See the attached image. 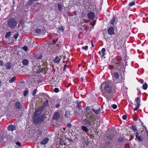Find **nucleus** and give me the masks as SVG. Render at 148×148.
<instances>
[{"label": "nucleus", "instance_id": "obj_45", "mask_svg": "<svg viewBox=\"0 0 148 148\" xmlns=\"http://www.w3.org/2000/svg\"><path fill=\"white\" fill-rule=\"evenodd\" d=\"M139 106L136 105L135 108L134 109V110L135 111L136 110L139 108Z\"/></svg>", "mask_w": 148, "mask_h": 148}, {"label": "nucleus", "instance_id": "obj_38", "mask_svg": "<svg viewBox=\"0 0 148 148\" xmlns=\"http://www.w3.org/2000/svg\"><path fill=\"white\" fill-rule=\"evenodd\" d=\"M88 46H82V49H84L85 50H87L88 49Z\"/></svg>", "mask_w": 148, "mask_h": 148}, {"label": "nucleus", "instance_id": "obj_5", "mask_svg": "<svg viewBox=\"0 0 148 148\" xmlns=\"http://www.w3.org/2000/svg\"><path fill=\"white\" fill-rule=\"evenodd\" d=\"M142 132V131L139 132H137L136 134V138L138 141L141 142L143 141L144 138V135L143 134Z\"/></svg>", "mask_w": 148, "mask_h": 148}, {"label": "nucleus", "instance_id": "obj_15", "mask_svg": "<svg viewBox=\"0 0 148 148\" xmlns=\"http://www.w3.org/2000/svg\"><path fill=\"white\" fill-rule=\"evenodd\" d=\"M49 139L47 138H46L43 139L40 142L41 144L45 145L46 144L48 141Z\"/></svg>", "mask_w": 148, "mask_h": 148}, {"label": "nucleus", "instance_id": "obj_34", "mask_svg": "<svg viewBox=\"0 0 148 148\" xmlns=\"http://www.w3.org/2000/svg\"><path fill=\"white\" fill-rule=\"evenodd\" d=\"M59 30L61 31L62 32H63L64 30V27L61 26L59 28Z\"/></svg>", "mask_w": 148, "mask_h": 148}, {"label": "nucleus", "instance_id": "obj_33", "mask_svg": "<svg viewBox=\"0 0 148 148\" xmlns=\"http://www.w3.org/2000/svg\"><path fill=\"white\" fill-rule=\"evenodd\" d=\"M58 8L60 11H61L62 10V6L61 4H58Z\"/></svg>", "mask_w": 148, "mask_h": 148}, {"label": "nucleus", "instance_id": "obj_41", "mask_svg": "<svg viewBox=\"0 0 148 148\" xmlns=\"http://www.w3.org/2000/svg\"><path fill=\"white\" fill-rule=\"evenodd\" d=\"M23 49L25 51H27L28 50V48L27 47L25 46L23 47Z\"/></svg>", "mask_w": 148, "mask_h": 148}, {"label": "nucleus", "instance_id": "obj_59", "mask_svg": "<svg viewBox=\"0 0 148 148\" xmlns=\"http://www.w3.org/2000/svg\"><path fill=\"white\" fill-rule=\"evenodd\" d=\"M101 51H99L98 52L99 54V55H100L101 54Z\"/></svg>", "mask_w": 148, "mask_h": 148}, {"label": "nucleus", "instance_id": "obj_11", "mask_svg": "<svg viewBox=\"0 0 148 148\" xmlns=\"http://www.w3.org/2000/svg\"><path fill=\"white\" fill-rule=\"evenodd\" d=\"M116 60H117V62H116V64H122V58L120 56H117L116 58Z\"/></svg>", "mask_w": 148, "mask_h": 148}, {"label": "nucleus", "instance_id": "obj_40", "mask_svg": "<svg viewBox=\"0 0 148 148\" xmlns=\"http://www.w3.org/2000/svg\"><path fill=\"white\" fill-rule=\"evenodd\" d=\"M112 107L113 109H116L117 107V106L114 104L112 105Z\"/></svg>", "mask_w": 148, "mask_h": 148}, {"label": "nucleus", "instance_id": "obj_32", "mask_svg": "<svg viewBox=\"0 0 148 148\" xmlns=\"http://www.w3.org/2000/svg\"><path fill=\"white\" fill-rule=\"evenodd\" d=\"M92 110L93 111L95 114H98L99 113V112L100 111V110L98 109V110H95L94 109H92Z\"/></svg>", "mask_w": 148, "mask_h": 148}, {"label": "nucleus", "instance_id": "obj_20", "mask_svg": "<svg viewBox=\"0 0 148 148\" xmlns=\"http://www.w3.org/2000/svg\"><path fill=\"white\" fill-rule=\"evenodd\" d=\"M115 20V18L114 16H113L112 18L110 20V24L113 25H114V23Z\"/></svg>", "mask_w": 148, "mask_h": 148}, {"label": "nucleus", "instance_id": "obj_60", "mask_svg": "<svg viewBox=\"0 0 148 148\" xmlns=\"http://www.w3.org/2000/svg\"><path fill=\"white\" fill-rule=\"evenodd\" d=\"M81 79L82 80V82H83V80H84V77H82L81 78Z\"/></svg>", "mask_w": 148, "mask_h": 148}, {"label": "nucleus", "instance_id": "obj_28", "mask_svg": "<svg viewBox=\"0 0 148 148\" xmlns=\"http://www.w3.org/2000/svg\"><path fill=\"white\" fill-rule=\"evenodd\" d=\"M144 90H146L147 88V83H145L143 84L142 86Z\"/></svg>", "mask_w": 148, "mask_h": 148}, {"label": "nucleus", "instance_id": "obj_58", "mask_svg": "<svg viewBox=\"0 0 148 148\" xmlns=\"http://www.w3.org/2000/svg\"><path fill=\"white\" fill-rule=\"evenodd\" d=\"M137 90L138 91V92L139 93H140V90L138 88H137Z\"/></svg>", "mask_w": 148, "mask_h": 148}, {"label": "nucleus", "instance_id": "obj_49", "mask_svg": "<svg viewBox=\"0 0 148 148\" xmlns=\"http://www.w3.org/2000/svg\"><path fill=\"white\" fill-rule=\"evenodd\" d=\"M42 132L41 131L39 130L37 132V134L38 135H40L41 134Z\"/></svg>", "mask_w": 148, "mask_h": 148}, {"label": "nucleus", "instance_id": "obj_63", "mask_svg": "<svg viewBox=\"0 0 148 148\" xmlns=\"http://www.w3.org/2000/svg\"><path fill=\"white\" fill-rule=\"evenodd\" d=\"M143 44L142 45V46H143Z\"/></svg>", "mask_w": 148, "mask_h": 148}, {"label": "nucleus", "instance_id": "obj_9", "mask_svg": "<svg viewBox=\"0 0 148 148\" xmlns=\"http://www.w3.org/2000/svg\"><path fill=\"white\" fill-rule=\"evenodd\" d=\"M114 29L113 27H111L108 29V32L110 35H112L114 34Z\"/></svg>", "mask_w": 148, "mask_h": 148}, {"label": "nucleus", "instance_id": "obj_2", "mask_svg": "<svg viewBox=\"0 0 148 148\" xmlns=\"http://www.w3.org/2000/svg\"><path fill=\"white\" fill-rule=\"evenodd\" d=\"M103 85H104V89L101 88V91L102 95L106 99L109 97V94L111 93L112 91V84L111 81H108L106 82Z\"/></svg>", "mask_w": 148, "mask_h": 148}, {"label": "nucleus", "instance_id": "obj_10", "mask_svg": "<svg viewBox=\"0 0 148 148\" xmlns=\"http://www.w3.org/2000/svg\"><path fill=\"white\" fill-rule=\"evenodd\" d=\"M15 106L16 108L17 109H21L22 107V105L19 102H16L15 104Z\"/></svg>", "mask_w": 148, "mask_h": 148}, {"label": "nucleus", "instance_id": "obj_62", "mask_svg": "<svg viewBox=\"0 0 148 148\" xmlns=\"http://www.w3.org/2000/svg\"><path fill=\"white\" fill-rule=\"evenodd\" d=\"M67 67H68V68H69V66H67Z\"/></svg>", "mask_w": 148, "mask_h": 148}, {"label": "nucleus", "instance_id": "obj_14", "mask_svg": "<svg viewBox=\"0 0 148 148\" xmlns=\"http://www.w3.org/2000/svg\"><path fill=\"white\" fill-rule=\"evenodd\" d=\"M60 116V115L58 112H56L53 115V119L55 120L58 119Z\"/></svg>", "mask_w": 148, "mask_h": 148}, {"label": "nucleus", "instance_id": "obj_48", "mask_svg": "<svg viewBox=\"0 0 148 148\" xmlns=\"http://www.w3.org/2000/svg\"><path fill=\"white\" fill-rule=\"evenodd\" d=\"M4 64V63L2 60H0V66H2Z\"/></svg>", "mask_w": 148, "mask_h": 148}, {"label": "nucleus", "instance_id": "obj_50", "mask_svg": "<svg viewBox=\"0 0 148 148\" xmlns=\"http://www.w3.org/2000/svg\"><path fill=\"white\" fill-rule=\"evenodd\" d=\"M139 81L141 84H142L143 82V80L142 79H140Z\"/></svg>", "mask_w": 148, "mask_h": 148}, {"label": "nucleus", "instance_id": "obj_17", "mask_svg": "<svg viewBox=\"0 0 148 148\" xmlns=\"http://www.w3.org/2000/svg\"><path fill=\"white\" fill-rule=\"evenodd\" d=\"M36 32L39 34H42L43 33V31L40 28H37L36 30Z\"/></svg>", "mask_w": 148, "mask_h": 148}, {"label": "nucleus", "instance_id": "obj_18", "mask_svg": "<svg viewBox=\"0 0 148 148\" xmlns=\"http://www.w3.org/2000/svg\"><path fill=\"white\" fill-rule=\"evenodd\" d=\"M114 134L112 133L108 136H107V138L109 140H112L113 137L114 136Z\"/></svg>", "mask_w": 148, "mask_h": 148}, {"label": "nucleus", "instance_id": "obj_61", "mask_svg": "<svg viewBox=\"0 0 148 148\" xmlns=\"http://www.w3.org/2000/svg\"><path fill=\"white\" fill-rule=\"evenodd\" d=\"M42 58V57L40 56L39 57H38L37 58V59H40Z\"/></svg>", "mask_w": 148, "mask_h": 148}, {"label": "nucleus", "instance_id": "obj_39", "mask_svg": "<svg viewBox=\"0 0 148 148\" xmlns=\"http://www.w3.org/2000/svg\"><path fill=\"white\" fill-rule=\"evenodd\" d=\"M77 107L79 109H80L81 107V105L80 103H77Z\"/></svg>", "mask_w": 148, "mask_h": 148}, {"label": "nucleus", "instance_id": "obj_42", "mask_svg": "<svg viewBox=\"0 0 148 148\" xmlns=\"http://www.w3.org/2000/svg\"><path fill=\"white\" fill-rule=\"evenodd\" d=\"M54 92H55L57 93L59 91V90L58 88H55L54 90Z\"/></svg>", "mask_w": 148, "mask_h": 148}, {"label": "nucleus", "instance_id": "obj_4", "mask_svg": "<svg viewBox=\"0 0 148 148\" xmlns=\"http://www.w3.org/2000/svg\"><path fill=\"white\" fill-rule=\"evenodd\" d=\"M17 24V22L13 18L9 19L8 22V26L11 28L15 27L16 26Z\"/></svg>", "mask_w": 148, "mask_h": 148}, {"label": "nucleus", "instance_id": "obj_1", "mask_svg": "<svg viewBox=\"0 0 148 148\" xmlns=\"http://www.w3.org/2000/svg\"><path fill=\"white\" fill-rule=\"evenodd\" d=\"M93 112L91 110L86 114V118L82 120L83 124L85 126L83 125L81 126V128L82 130L85 132H88L89 130L88 127L93 125V123L95 122L94 120V116L93 115Z\"/></svg>", "mask_w": 148, "mask_h": 148}, {"label": "nucleus", "instance_id": "obj_52", "mask_svg": "<svg viewBox=\"0 0 148 148\" xmlns=\"http://www.w3.org/2000/svg\"><path fill=\"white\" fill-rule=\"evenodd\" d=\"M66 66H67V65L66 64H65L64 66V69H63L64 71H65V70L66 68Z\"/></svg>", "mask_w": 148, "mask_h": 148}, {"label": "nucleus", "instance_id": "obj_16", "mask_svg": "<svg viewBox=\"0 0 148 148\" xmlns=\"http://www.w3.org/2000/svg\"><path fill=\"white\" fill-rule=\"evenodd\" d=\"M23 64L25 66L28 65V61L26 59H23L22 61Z\"/></svg>", "mask_w": 148, "mask_h": 148}, {"label": "nucleus", "instance_id": "obj_55", "mask_svg": "<svg viewBox=\"0 0 148 148\" xmlns=\"http://www.w3.org/2000/svg\"><path fill=\"white\" fill-rule=\"evenodd\" d=\"M90 42L91 43V44H92V47H94V45L93 44V42L92 40H90Z\"/></svg>", "mask_w": 148, "mask_h": 148}, {"label": "nucleus", "instance_id": "obj_27", "mask_svg": "<svg viewBox=\"0 0 148 148\" xmlns=\"http://www.w3.org/2000/svg\"><path fill=\"white\" fill-rule=\"evenodd\" d=\"M15 80L16 77H14L11 78L9 80V82L10 83H12Z\"/></svg>", "mask_w": 148, "mask_h": 148}, {"label": "nucleus", "instance_id": "obj_23", "mask_svg": "<svg viewBox=\"0 0 148 148\" xmlns=\"http://www.w3.org/2000/svg\"><path fill=\"white\" fill-rule=\"evenodd\" d=\"M106 49L105 48H103L101 50L102 55L101 56L103 57L105 55V51H106Z\"/></svg>", "mask_w": 148, "mask_h": 148}, {"label": "nucleus", "instance_id": "obj_51", "mask_svg": "<svg viewBox=\"0 0 148 148\" xmlns=\"http://www.w3.org/2000/svg\"><path fill=\"white\" fill-rule=\"evenodd\" d=\"M32 9H34L35 10H37L38 9V8H37V7H35V6H33L32 7Z\"/></svg>", "mask_w": 148, "mask_h": 148}, {"label": "nucleus", "instance_id": "obj_57", "mask_svg": "<svg viewBox=\"0 0 148 148\" xmlns=\"http://www.w3.org/2000/svg\"><path fill=\"white\" fill-rule=\"evenodd\" d=\"M89 143L88 142H85V144L86 145H89Z\"/></svg>", "mask_w": 148, "mask_h": 148}, {"label": "nucleus", "instance_id": "obj_43", "mask_svg": "<svg viewBox=\"0 0 148 148\" xmlns=\"http://www.w3.org/2000/svg\"><path fill=\"white\" fill-rule=\"evenodd\" d=\"M18 36V34H14V38L16 39H17Z\"/></svg>", "mask_w": 148, "mask_h": 148}, {"label": "nucleus", "instance_id": "obj_19", "mask_svg": "<svg viewBox=\"0 0 148 148\" xmlns=\"http://www.w3.org/2000/svg\"><path fill=\"white\" fill-rule=\"evenodd\" d=\"M135 101L136 103V105L140 106V100L139 98H136L135 99Z\"/></svg>", "mask_w": 148, "mask_h": 148}, {"label": "nucleus", "instance_id": "obj_26", "mask_svg": "<svg viewBox=\"0 0 148 148\" xmlns=\"http://www.w3.org/2000/svg\"><path fill=\"white\" fill-rule=\"evenodd\" d=\"M29 91L28 88H26L25 90L23 93V95L24 96H26L27 95Z\"/></svg>", "mask_w": 148, "mask_h": 148}, {"label": "nucleus", "instance_id": "obj_36", "mask_svg": "<svg viewBox=\"0 0 148 148\" xmlns=\"http://www.w3.org/2000/svg\"><path fill=\"white\" fill-rule=\"evenodd\" d=\"M135 4V1H132L129 3V5L130 6H132L134 5Z\"/></svg>", "mask_w": 148, "mask_h": 148}, {"label": "nucleus", "instance_id": "obj_24", "mask_svg": "<svg viewBox=\"0 0 148 148\" xmlns=\"http://www.w3.org/2000/svg\"><path fill=\"white\" fill-rule=\"evenodd\" d=\"M38 0H29L28 3V5H31L33 3L34 1H37Z\"/></svg>", "mask_w": 148, "mask_h": 148}, {"label": "nucleus", "instance_id": "obj_54", "mask_svg": "<svg viewBox=\"0 0 148 148\" xmlns=\"http://www.w3.org/2000/svg\"><path fill=\"white\" fill-rule=\"evenodd\" d=\"M132 129V130L134 131H135L137 130L136 128L134 127H133Z\"/></svg>", "mask_w": 148, "mask_h": 148}, {"label": "nucleus", "instance_id": "obj_47", "mask_svg": "<svg viewBox=\"0 0 148 148\" xmlns=\"http://www.w3.org/2000/svg\"><path fill=\"white\" fill-rule=\"evenodd\" d=\"M43 69L42 68H39L37 71V72L38 73H40V72L42 71V70Z\"/></svg>", "mask_w": 148, "mask_h": 148}, {"label": "nucleus", "instance_id": "obj_3", "mask_svg": "<svg viewBox=\"0 0 148 148\" xmlns=\"http://www.w3.org/2000/svg\"><path fill=\"white\" fill-rule=\"evenodd\" d=\"M119 75L118 73L114 72L112 73V76L114 82L115 84L118 83H121L122 79L119 78Z\"/></svg>", "mask_w": 148, "mask_h": 148}, {"label": "nucleus", "instance_id": "obj_37", "mask_svg": "<svg viewBox=\"0 0 148 148\" xmlns=\"http://www.w3.org/2000/svg\"><path fill=\"white\" fill-rule=\"evenodd\" d=\"M39 114V111L38 110H36L35 111V112L34 114V116H37V115Z\"/></svg>", "mask_w": 148, "mask_h": 148}, {"label": "nucleus", "instance_id": "obj_56", "mask_svg": "<svg viewBox=\"0 0 148 148\" xmlns=\"http://www.w3.org/2000/svg\"><path fill=\"white\" fill-rule=\"evenodd\" d=\"M71 124L70 123H68L67 125V126L68 127H71Z\"/></svg>", "mask_w": 148, "mask_h": 148}, {"label": "nucleus", "instance_id": "obj_12", "mask_svg": "<svg viewBox=\"0 0 148 148\" xmlns=\"http://www.w3.org/2000/svg\"><path fill=\"white\" fill-rule=\"evenodd\" d=\"M16 129V127L14 125H9L8 126V129L9 131H12Z\"/></svg>", "mask_w": 148, "mask_h": 148}, {"label": "nucleus", "instance_id": "obj_35", "mask_svg": "<svg viewBox=\"0 0 148 148\" xmlns=\"http://www.w3.org/2000/svg\"><path fill=\"white\" fill-rule=\"evenodd\" d=\"M37 91V90L36 89H35L33 90L32 92V95L33 96H34L35 95Z\"/></svg>", "mask_w": 148, "mask_h": 148}, {"label": "nucleus", "instance_id": "obj_6", "mask_svg": "<svg viewBox=\"0 0 148 148\" xmlns=\"http://www.w3.org/2000/svg\"><path fill=\"white\" fill-rule=\"evenodd\" d=\"M51 39L52 41H49V44L50 45H55L56 43V42L58 40V36L56 34H54Z\"/></svg>", "mask_w": 148, "mask_h": 148}, {"label": "nucleus", "instance_id": "obj_44", "mask_svg": "<svg viewBox=\"0 0 148 148\" xmlns=\"http://www.w3.org/2000/svg\"><path fill=\"white\" fill-rule=\"evenodd\" d=\"M127 116L126 115H124L122 116V119L123 120H126L127 119Z\"/></svg>", "mask_w": 148, "mask_h": 148}, {"label": "nucleus", "instance_id": "obj_13", "mask_svg": "<svg viewBox=\"0 0 148 148\" xmlns=\"http://www.w3.org/2000/svg\"><path fill=\"white\" fill-rule=\"evenodd\" d=\"M5 66L7 69H10L12 68V65L10 62H7L5 64Z\"/></svg>", "mask_w": 148, "mask_h": 148}, {"label": "nucleus", "instance_id": "obj_30", "mask_svg": "<svg viewBox=\"0 0 148 148\" xmlns=\"http://www.w3.org/2000/svg\"><path fill=\"white\" fill-rule=\"evenodd\" d=\"M48 104V100H46L43 103V106L45 107Z\"/></svg>", "mask_w": 148, "mask_h": 148}, {"label": "nucleus", "instance_id": "obj_7", "mask_svg": "<svg viewBox=\"0 0 148 148\" xmlns=\"http://www.w3.org/2000/svg\"><path fill=\"white\" fill-rule=\"evenodd\" d=\"M88 18L90 20H92L95 17V14L94 13L92 12H90L87 14Z\"/></svg>", "mask_w": 148, "mask_h": 148}, {"label": "nucleus", "instance_id": "obj_8", "mask_svg": "<svg viewBox=\"0 0 148 148\" xmlns=\"http://www.w3.org/2000/svg\"><path fill=\"white\" fill-rule=\"evenodd\" d=\"M33 121L34 124H38L40 122V118L36 116H34L33 118Z\"/></svg>", "mask_w": 148, "mask_h": 148}, {"label": "nucleus", "instance_id": "obj_53", "mask_svg": "<svg viewBox=\"0 0 148 148\" xmlns=\"http://www.w3.org/2000/svg\"><path fill=\"white\" fill-rule=\"evenodd\" d=\"M60 106V105L59 104H57L56 106V108H58Z\"/></svg>", "mask_w": 148, "mask_h": 148}, {"label": "nucleus", "instance_id": "obj_46", "mask_svg": "<svg viewBox=\"0 0 148 148\" xmlns=\"http://www.w3.org/2000/svg\"><path fill=\"white\" fill-rule=\"evenodd\" d=\"M16 144L17 145L19 146H21V144L20 143V142H17L16 143Z\"/></svg>", "mask_w": 148, "mask_h": 148}, {"label": "nucleus", "instance_id": "obj_31", "mask_svg": "<svg viewBox=\"0 0 148 148\" xmlns=\"http://www.w3.org/2000/svg\"><path fill=\"white\" fill-rule=\"evenodd\" d=\"M11 32H9L7 33L6 34V35L5 36V38H7L9 37L11 34Z\"/></svg>", "mask_w": 148, "mask_h": 148}, {"label": "nucleus", "instance_id": "obj_25", "mask_svg": "<svg viewBox=\"0 0 148 148\" xmlns=\"http://www.w3.org/2000/svg\"><path fill=\"white\" fill-rule=\"evenodd\" d=\"M121 44L120 43L117 42L116 44L115 43V47L118 49L121 48Z\"/></svg>", "mask_w": 148, "mask_h": 148}, {"label": "nucleus", "instance_id": "obj_22", "mask_svg": "<svg viewBox=\"0 0 148 148\" xmlns=\"http://www.w3.org/2000/svg\"><path fill=\"white\" fill-rule=\"evenodd\" d=\"M60 59L58 58V56H57L54 60V62L56 63H58L60 62Z\"/></svg>", "mask_w": 148, "mask_h": 148}, {"label": "nucleus", "instance_id": "obj_29", "mask_svg": "<svg viewBox=\"0 0 148 148\" xmlns=\"http://www.w3.org/2000/svg\"><path fill=\"white\" fill-rule=\"evenodd\" d=\"M124 139L122 137L119 138L118 140L117 141L119 143H121L123 141Z\"/></svg>", "mask_w": 148, "mask_h": 148}, {"label": "nucleus", "instance_id": "obj_21", "mask_svg": "<svg viewBox=\"0 0 148 148\" xmlns=\"http://www.w3.org/2000/svg\"><path fill=\"white\" fill-rule=\"evenodd\" d=\"M41 95V97L42 99H47L48 97V95H47L46 94L44 93L42 94Z\"/></svg>", "mask_w": 148, "mask_h": 148}]
</instances>
